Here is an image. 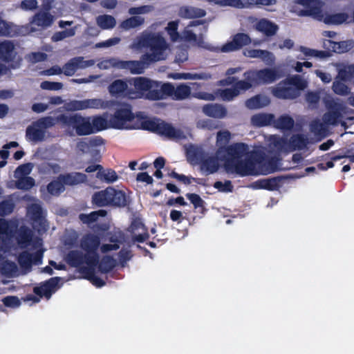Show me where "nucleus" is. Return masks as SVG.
<instances>
[{
	"instance_id": "1",
	"label": "nucleus",
	"mask_w": 354,
	"mask_h": 354,
	"mask_svg": "<svg viewBox=\"0 0 354 354\" xmlns=\"http://www.w3.org/2000/svg\"><path fill=\"white\" fill-rule=\"evenodd\" d=\"M129 48L136 52L146 48L147 51L139 61L120 60L119 69L129 70L133 74H142L150 64L166 59L169 44L160 33L145 31L133 40Z\"/></svg>"
},
{
	"instance_id": "2",
	"label": "nucleus",
	"mask_w": 354,
	"mask_h": 354,
	"mask_svg": "<svg viewBox=\"0 0 354 354\" xmlns=\"http://www.w3.org/2000/svg\"><path fill=\"white\" fill-rule=\"evenodd\" d=\"M296 3L305 8L299 12V15L310 16L326 24L339 25L348 19V14L344 12L324 15L322 10L323 2L320 0H297Z\"/></svg>"
},
{
	"instance_id": "3",
	"label": "nucleus",
	"mask_w": 354,
	"mask_h": 354,
	"mask_svg": "<svg viewBox=\"0 0 354 354\" xmlns=\"http://www.w3.org/2000/svg\"><path fill=\"white\" fill-rule=\"evenodd\" d=\"M130 84L133 85L135 91L129 89L127 95L131 99L140 98L145 92L146 98L151 100L162 99V84L151 80L147 77H138L130 80Z\"/></svg>"
},
{
	"instance_id": "4",
	"label": "nucleus",
	"mask_w": 354,
	"mask_h": 354,
	"mask_svg": "<svg viewBox=\"0 0 354 354\" xmlns=\"http://www.w3.org/2000/svg\"><path fill=\"white\" fill-rule=\"evenodd\" d=\"M265 155L261 151H252L244 159H239L232 162H225V169L239 176L245 177L257 175V166L263 162Z\"/></svg>"
},
{
	"instance_id": "5",
	"label": "nucleus",
	"mask_w": 354,
	"mask_h": 354,
	"mask_svg": "<svg viewBox=\"0 0 354 354\" xmlns=\"http://www.w3.org/2000/svg\"><path fill=\"white\" fill-rule=\"evenodd\" d=\"M133 118L131 109L129 105H124L118 109L113 116L107 120V115L104 114L102 116H96L91 118V124L93 130L97 131L106 129L109 126L115 129L127 128L126 123L131 121Z\"/></svg>"
},
{
	"instance_id": "6",
	"label": "nucleus",
	"mask_w": 354,
	"mask_h": 354,
	"mask_svg": "<svg viewBox=\"0 0 354 354\" xmlns=\"http://www.w3.org/2000/svg\"><path fill=\"white\" fill-rule=\"evenodd\" d=\"M138 129L145 131H156L157 133H179L180 130L175 128L171 124L156 118H148L138 115L136 124Z\"/></svg>"
},
{
	"instance_id": "7",
	"label": "nucleus",
	"mask_w": 354,
	"mask_h": 354,
	"mask_svg": "<svg viewBox=\"0 0 354 354\" xmlns=\"http://www.w3.org/2000/svg\"><path fill=\"white\" fill-rule=\"evenodd\" d=\"M245 80L250 84V88L259 84H268L280 78L276 68H264L244 73Z\"/></svg>"
},
{
	"instance_id": "8",
	"label": "nucleus",
	"mask_w": 354,
	"mask_h": 354,
	"mask_svg": "<svg viewBox=\"0 0 354 354\" xmlns=\"http://www.w3.org/2000/svg\"><path fill=\"white\" fill-rule=\"evenodd\" d=\"M108 103L100 98L85 99L83 100H73L66 102L64 105V110L67 111H82L88 109H105Z\"/></svg>"
},
{
	"instance_id": "9",
	"label": "nucleus",
	"mask_w": 354,
	"mask_h": 354,
	"mask_svg": "<svg viewBox=\"0 0 354 354\" xmlns=\"http://www.w3.org/2000/svg\"><path fill=\"white\" fill-rule=\"evenodd\" d=\"M32 226L38 233H44L48 230V224L42 207L38 203H32L28 210Z\"/></svg>"
},
{
	"instance_id": "10",
	"label": "nucleus",
	"mask_w": 354,
	"mask_h": 354,
	"mask_svg": "<svg viewBox=\"0 0 354 354\" xmlns=\"http://www.w3.org/2000/svg\"><path fill=\"white\" fill-rule=\"evenodd\" d=\"M326 106L328 109V111L323 115L322 120L328 127L336 124L338 120L346 112V107L342 103L334 100H327Z\"/></svg>"
},
{
	"instance_id": "11",
	"label": "nucleus",
	"mask_w": 354,
	"mask_h": 354,
	"mask_svg": "<svg viewBox=\"0 0 354 354\" xmlns=\"http://www.w3.org/2000/svg\"><path fill=\"white\" fill-rule=\"evenodd\" d=\"M162 99L170 95L175 100H184L189 96L191 88L185 84H181L175 88L169 83H165L162 84Z\"/></svg>"
},
{
	"instance_id": "12",
	"label": "nucleus",
	"mask_w": 354,
	"mask_h": 354,
	"mask_svg": "<svg viewBox=\"0 0 354 354\" xmlns=\"http://www.w3.org/2000/svg\"><path fill=\"white\" fill-rule=\"evenodd\" d=\"M59 281V277H51L39 286L33 288V292L40 298L44 297L47 299H50L52 294L57 290Z\"/></svg>"
},
{
	"instance_id": "13",
	"label": "nucleus",
	"mask_w": 354,
	"mask_h": 354,
	"mask_svg": "<svg viewBox=\"0 0 354 354\" xmlns=\"http://www.w3.org/2000/svg\"><path fill=\"white\" fill-rule=\"evenodd\" d=\"M95 64L93 59L84 60L83 57H76L71 59L63 66L65 75L72 76L78 69H84Z\"/></svg>"
},
{
	"instance_id": "14",
	"label": "nucleus",
	"mask_w": 354,
	"mask_h": 354,
	"mask_svg": "<svg viewBox=\"0 0 354 354\" xmlns=\"http://www.w3.org/2000/svg\"><path fill=\"white\" fill-rule=\"evenodd\" d=\"M272 94L281 99H295L299 95V92L288 82H281L272 88Z\"/></svg>"
},
{
	"instance_id": "15",
	"label": "nucleus",
	"mask_w": 354,
	"mask_h": 354,
	"mask_svg": "<svg viewBox=\"0 0 354 354\" xmlns=\"http://www.w3.org/2000/svg\"><path fill=\"white\" fill-rule=\"evenodd\" d=\"M250 84L245 80L237 82L232 88L218 89L216 94L223 101H231L240 94L241 91H246L250 88Z\"/></svg>"
},
{
	"instance_id": "16",
	"label": "nucleus",
	"mask_w": 354,
	"mask_h": 354,
	"mask_svg": "<svg viewBox=\"0 0 354 354\" xmlns=\"http://www.w3.org/2000/svg\"><path fill=\"white\" fill-rule=\"evenodd\" d=\"M248 147L247 144L236 143L232 144L225 148V153L228 158L225 162H232L245 157L248 153Z\"/></svg>"
},
{
	"instance_id": "17",
	"label": "nucleus",
	"mask_w": 354,
	"mask_h": 354,
	"mask_svg": "<svg viewBox=\"0 0 354 354\" xmlns=\"http://www.w3.org/2000/svg\"><path fill=\"white\" fill-rule=\"evenodd\" d=\"M111 207H125L131 203V200L124 191H121L112 186L109 187Z\"/></svg>"
},
{
	"instance_id": "18",
	"label": "nucleus",
	"mask_w": 354,
	"mask_h": 354,
	"mask_svg": "<svg viewBox=\"0 0 354 354\" xmlns=\"http://www.w3.org/2000/svg\"><path fill=\"white\" fill-rule=\"evenodd\" d=\"M55 124V119L53 117H44L32 122L27 129L26 133H44L47 129Z\"/></svg>"
},
{
	"instance_id": "19",
	"label": "nucleus",
	"mask_w": 354,
	"mask_h": 354,
	"mask_svg": "<svg viewBox=\"0 0 354 354\" xmlns=\"http://www.w3.org/2000/svg\"><path fill=\"white\" fill-rule=\"evenodd\" d=\"M185 154L188 162L195 165L200 163L203 159L208 156L201 148L195 147L192 144L185 145Z\"/></svg>"
},
{
	"instance_id": "20",
	"label": "nucleus",
	"mask_w": 354,
	"mask_h": 354,
	"mask_svg": "<svg viewBox=\"0 0 354 354\" xmlns=\"http://www.w3.org/2000/svg\"><path fill=\"white\" fill-rule=\"evenodd\" d=\"M54 21V16L48 11L41 10L36 13L30 22L31 26H37L42 29L50 26Z\"/></svg>"
},
{
	"instance_id": "21",
	"label": "nucleus",
	"mask_w": 354,
	"mask_h": 354,
	"mask_svg": "<svg viewBox=\"0 0 354 354\" xmlns=\"http://www.w3.org/2000/svg\"><path fill=\"white\" fill-rule=\"evenodd\" d=\"M310 134H292L288 140L289 151H301L308 147V138L304 136Z\"/></svg>"
},
{
	"instance_id": "22",
	"label": "nucleus",
	"mask_w": 354,
	"mask_h": 354,
	"mask_svg": "<svg viewBox=\"0 0 354 354\" xmlns=\"http://www.w3.org/2000/svg\"><path fill=\"white\" fill-rule=\"evenodd\" d=\"M100 246V238L94 234H87L82 236L80 247L86 252L97 251Z\"/></svg>"
},
{
	"instance_id": "23",
	"label": "nucleus",
	"mask_w": 354,
	"mask_h": 354,
	"mask_svg": "<svg viewBox=\"0 0 354 354\" xmlns=\"http://www.w3.org/2000/svg\"><path fill=\"white\" fill-rule=\"evenodd\" d=\"M32 237L33 232L25 225H22L17 231L16 240L21 248L29 246L32 243Z\"/></svg>"
},
{
	"instance_id": "24",
	"label": "nucleus",
	"mask_w": 354,
	"mask_h": 354,
	"mask_svg": "<svg viewBox=\"0 0 354 354\" xmlns=\"http://www.w3.org/2000/svg\"><path fill=\"white\" fill-rule=\"evenodd\" d=\"M91 203L97 207H111L109 187L102 191L93 193L91 196Z\"/></svg>"
},
{
	"instance_id": "25",
	"label": "nucleus",
	"mask_w": 354,
	"mask_h": 354,
	"mask_svg": "<svg viewBox=\"0 0 354 354\" xmlns=\"http://www.w3.org/2000/svg\"><path fill=\"white\" fill-rule=\"evenodd\" d=\"M198 165H200L201 171L207 175L216 173L220 167L219 160L214 156H207Z\"/></svg>"
},
{
	"instance_id": "26",
	"label": "nucleus",
	"mask_w": 354,
	"mask_h": 354,
	"mask_svg": "<svg viewBox=\"0 0 354 354\" xmlns=\"http://www.w3.org/2000/svg\"><path fill=\"white\" fill-rule=\"evenodd\" d=\"M64 185L73 186L75 185H80L87 180V176L80 172H72L65 174H60L58 176Z\"/></svg>"
},
{
	"instance_id": "27",
	"label": "nucleus",
	"mask_w": 354,
	"mask_h": 354,
	"mask_svg": "<svg viewBox=\"0 0 354 354\" xmlns=\"http://www.w3.org/2000/svg\"><path fill=\"white\" fill-rule=\"evenodd\" d=\"M17 52L14 44L10 41H4L0 43V59L6 62H10L15 59Z\"/></svg>"
},
{
	"instance_id": "28",
	"label": "nucleus",
	"mask_w": 354,
	"mask_h": 354,
	"mask_svg": "<svg viewBox=\"0 0 354 354\" xmlns=\"http://www.w3.org/2000/svg\"><path fill=\"white\" fill-rule=\"evenodd\" d=\"M104 144V140L97 136L93 138H82L77 143V149L82 153H88L91 148Z\"/></svg>"
},
{
	"instance_id": "29",
	"label": "nucleus",
	"mask_w": 354,
	"mask_h": 354,
	"mask_svg": "<svg viewBox=\"0 0 354 354\" xmlns=\"http://www.w3.org/2000/svg\"><path fill=\"white\" fill-rule=\"evenodd\" d=\"M281 180V177H273L266 179H261L254 182V187L257 189H263L272 192L279 189Z\"/></svg>"
},
{
	"instance_id": "30",
	"label": "nucleus",
	"mask_w": 354,
	"mask_h": 354,
	"mask_svg": "<svg viewBox=\"0 0 354 354\" xmlns=\"http://www.w3.org/2000/svg\"><path fill=\"white\" fill-rule=\"evenodd\" d=\"M203 111L206 115L214 118H224L227 112L226 108L220 104H206L203 107Z\"/></svg>"
},
{
	"instance_id": "31",
	"label": "nucleus",
	"mask_w": 354,
	"mask_h": 354,
	"mask_svg": "<svg viewBox=\"0 0 354 354\" xmlns=\"http://www.w3.org/2000/svg\"><path fill=\"white\" fill-rule=\"evenodd\" d=\"M274 118L275 116L272 113H260L252 115L250 122L254 127H263L273 125Z\"/></svg>"
},
{
	"instance_id": "32",
	"label": "nucleus",
	"mask_w": 354,
	"mask_h": 354,
	"mask_svg": "<svg viewBox=\"0 0 354 354\" xmlns=\"http://www.w3.org/2000/svg\"><path fill=\"white\" fill-rule=\"evenodd\" d=\"M73 127L76 129L77 133H91L93 131L91 118H84L76 114Z\"/></svg>"
},
{
	"instance_id": "33",
	"label": "nucleus",
	"mask_w": 354,
	"mask_h": 354,
	"mask_svg": "<svg viewBox=\"0 0 354 354\" xmlns=\"http://www.w3.org/2000/svg\"><path fill=\"white\" fill-rule=\"evenodd\" d=\"M295 125L294 119L288 115L284 114L277 119H274L273 126L277 129L290 131Z\"/></svg>"
},
{
	"instance_id": "34",
	"label": "nucleus",
	"mask_w": 354,
	"mask_h": 354,
	"mask_svg": "<svg viewBox=\"0 0 354 354\" xmlns=\"http://www.w3.org/2000/svg\"><path fill=\"white\" fill-rule=\"evenodd\" d=\"M200 22L198 21H192L190 24L185 28L184 32H183V37L187 41L193 42L198 45H201L203 43V37L202 35L197 36L191 29L192 27L196 26L198 25Z\"/></svg>"
},
{
	"instance_id": "35",
	"label": "nucleus",
	"mask_w": 354,
	"mask_h": 354,
	"mask_svg": "<svg viewBox=\"0 0 354 354\" xmlns=\"http://www.w3.org/2000/svg\"><path fill=\"white\" fill-rule=\"evenodd\" d=\"M84 254L80 250H70L66 257V263L73 268H78L84 263Z\"/></svg>"
},
{
	"instance_id": "36",
	"label": "nucleus",
	"mask_w": 354,
	"mask_h": 354,
	"mask_svg": "<svg viewBox=\"0 0 354 354\" xmlns=\"http://www.w3.org/2000/svg\"><path fill=\"white\" fill-rule=\"evenodd\" d=\"M0 272L6 277H13L16 276L18 268L15 262L6 259L0 264Z\"/></svg>"
},
{
	"instance_id": "37",
	"label": "nucleus",
	"mask_w": 354,
	"mask_h": 354,
	"mask_svg": "<svg viewBox=\"0 0 354 354\" xmlns=\"http://www.w3.org/2000/svg\"><path fill=\"white\" fill-rule=\"evenodd\" d=\"M96 178L102 182L111 184L118 180V175L115 170L111 169H104L102 167L101 171H97Z\"/></svg>"
},
{
	"instance_id": "38",
	"label": "nucleus",
	"mask_w": 354,
	"mask_h": 354,
	"mask_svg": "<svg viewBox=\"0 0 354 354\" xmlns=\"http://www.w3.org/2000/svg\"><path fill=\"white\" fill-rule=\"evenodd\" d=\"M256 28L260 32H264L267 36L274 35L278 26L267 19L260 20L256 25Z\"/></svg>"
},
{
	"instance_id": "39",
	"label": "nucleus",
	"mask_w": 354,
	"mask_h": 354,
	"mask_svg": "<svg viewBox=\"0 0 354 354\" xmlns=\"http://www.w3.org/2000/svg\"><path fill=\"white\" fill-rule=\"evenodd\" d=\"M269 104V98L263 95H256L245 102V106L251 109H260L268 106Z\"/></svg>"
},
{
	"instance_id": "40",
	"label": "nucleus",
	"mask_w": 354,
	"mask_h": 354,
	"mask_svg": "<svg viewBox=\"0 0 354 354\" xmlns=\"http://www.w3.org/2000/svg\"><path fill=\"white\" fill-rule=\"evenodd\" d=\"M270 140L272 141V143L276 151L280 153L290 152L288 140L287 138H280L276 135H272L271 137H270Z\"/></svg>"
},
{
	"instance_id": "41",
	"label": "nucleus",
	"mask_w": 354,
	"mask_h": 354,
	"mask_svg": "<svg viewBox=\"0 0 354 354\" xmlns=\"http://www.w3.org/2000/svg\"><path fill=\"white\" fill-rule=\"evenodd\" d=\"M145 23V18L140 16L131 15V17L124 20L120 24V28L128 30L131 28H136L143 25Z\"/></svg>"
},
{
	"instance_id": "42",
	"label": "nucleus",
	"mask_w": 354,
	"mask_h": 354,
	"mask_svg": "<svg viewBox=\"0 0 354 354\" xmlns=\"http://www.w3.org/2000/svg\"><path fill=\"white\" fill-rule=\"evenodd\" d=\"M179 15L182 17L185 18H195L201 17L205 15L204 10L192 7V6H183L180 9Z\"/></svg>"
},
{
	"instance_id": "43",
	"label": "nucleus",
	"mask_w": 354,
	"mask_h": 354,
	"mask_svg": "<svg viewBox=\"0 0 354 354\" xmlns=\"http://www.w3.org/2000/svg\"><path fill=\"white\" fill-rule=\"evenodd\" d=\"M13 237V230L11 229L9 222L4 218H0V241L6 243Z\"/></svg>"
},
{
	"instance_id": "44",
	"label": "nucleus",
	"mask_w": 354,
	"mask_h": 354,
	"mask_svg": "<svg viewBox=\"0 0 354 354\" xmlns=\"http://www.w3.org/2000/svg\"><path fill=\"white\" fill-rule=\"evenodd\" d=\"M115 266V261L113 257L104 256L99 261L97 265L98 271L106 274L111 272Z\"/></svg>"
},
{
	"instance_id": "45",
	"label": "nucleus",
	"mask_w": 354,
	"mask_h": 354,
	"mask_svg": "<svg viewBox=\"0 0 354 354\" xmlns=\"http://www.w3.org/2000/svg\"><path fill=\"white\" fill-rule=\"evenodd\" d=\"M106 215V211L100 209L93 211L90 214H80V218L84 224L91 225L97 221L99 217H104Z\"/></svg>"
},
{
	"instance_id": "46",
	"label": "nucleus",
	"mask_w": 354,
	"mask_h": 354,
	"mask_svg": "<svg viewBox=\"0 0 354 354\" xmlns=\"http://www.w3.org/2000/svg\"><path fill=\"white\" fill-rule=\"evenodd\" d=\"M96 24L102 29H111L115 26L116 21L111 15H102L97 17Z\"/></svg>"
},
{
	"instance_id": "47",
	"label": "nucleus",
	"mask_w": 354,
	"mask_h": 354,
	"mask_svg": "<svg viewBox=\"0 0 354 354\" xmlns=\"http://www.w3.org/2000/svg\"><path fill=\"white\" fill-rule=\"evenodd\" d=\"M18 264L24 271H30L32 264V254L27 250L22 251L17 257Z\"/></svg>"
},
{
	"instance_id": "48",
	"label": "nucleus",
	"mask_w": 354,
	"mask_h": 354,
	"mask_svg": "<svg viewBox=\"0 0 354 354\" xmlns=\"http://www.w3.org/2000/svg\"><path fill=\"white\" fill-rule=\"evenodd\" d=\"M46 189L49 194L58 196L62 192L65 191V185L57 177V179L53 180L47 185Z\"/></svg>"
},
{
	"instance_id": "49",
	"label": "nucleus",
	"mask_w": 354,
	"mask_h": 354,
	"mask_svg": "<svg viewBox=\"0 0 354 354\" xmlns=\"http://www.w3.org/2000/svg\"><path fill=\"white\" fill-rule=\"evenodd\" d=\"M333 50L337 53H343L352 49L354 46L353 40L343 41L340 42H330Z\"/></svg>"
},
{
	"instance_id": "50",
	"label": "nucleus",
	"mask_w": 354,
	"mask_h": 354,
	"mask_svg": "<svg viewBox=\"0 0 354 354\" xmlns=\"http://www.w3.org/2000/svg\"><path fill=\"white\" fill-rule=\"evenodd\" d=\"M299 50L306 57L324 59L330 56V53L327 51L317 50L305 46H300Z\"/></svg>"
},
{
	"instance_id": "51",
	"label": "nucleus",
	"mask_w": 354,
	"mask_h": 354,
	"mask_svg": "<svg viewBox=\"0 0 354 354\" xmlns=\"http://www.w3.org/2000/svg\"><path fill=\"white\" fill-rule=\"evenodd\" d=\"M127 89V84L122 80H117L114 81L109 87V91L113 95L120 94Z\"/></svg>"
},
{
	"instance_id": "52",
	"label": "nucleus",
	"mask_w": 354,
	"mask_h": 354,
	"mask_svg": "<svg viewBox=\"0 0 354 354\" xmlns=\"http://www.w3.org/2000/svg\"><path fill=\"white\" fill-rule=\"evenodd\" d=\"M178 77L184 80H208L212 78V75L207 73H184L178 74Z\"/></svg>"
},
{
	"instance_id": "53",
	"label": "nucleus",
	"mask_w": 354,
	"mask_h": 354,
	"mask_svg": "<svg viewBox=\"0 0 354 354\" xmlns=\"http://www.w3.org/2000/svg\"><path fill=\"white\" fill-rule=\"evenodd\" d=\"M35 185V180L32 177H21L16 182L18 189L29 190Z\"/></svg>"
},
{
	"instance_id": "54",
	"label": "nucleus",
	"mask_w": 354,
	"mask_h": 354,
	"mask_svg": "<svg viewBox=\"0 0 354 354\" xmlns=\"http://www.w3.org/2000/svg\"><path fill=\"white\" fill-rule=\"evenodd\" d=\"M333 91L337 95H346L350 93V88L345 83L339 80H335L332 86Z\"/></svg>"
},
{
	"instance_id": "55",
	"label": "nucleus",
	"mask_w": 354,
	"mask_h": 354,
	"mask_svg": "<svg viewBox=\"0 0 354 354\" xmlns=\"http://www.w3.org/2000/svg\"><path fill=\"white\" fill-rule=\"evenodd\" d=\"M328 127L322 119H316L311 122L310 129L311 133H325L328 130Z\"/></svg>"
},
{
	"instance_id": "56",
	"label": "nucleus",
	"mask_w": 354,
	"mask_h": 354,
	"mask_svg": "<svg viewBox=\"0 0 354 354\" xmlns=\"http://www.w3.org/2000/svg\"><path fill=\"white\" fill-rule=\"evenodd\" d=\"M154 10L152 5H145L139 7H132L128 10V13L130 15L139 16L140 15H146Z\"/></svg>"
},
{
	"instance_id": "57",
	"label": "nucleus",
	"mask_w": 354,
	"mask_h": 354,
	"mask_svg": "<svg viewBox=\"0 0 354 354\" xmlns=\"http://www.w3.org/2000/svg\"><path fill=\"white\" fill-rule=\"evenodd\" d=\"M15 209V203L10 200H3L0 203V216L3 217L11 214Z\"/></svg>"
},
{
	"instance_id": "58",
	"label": "nucleus",
	"mask_w": 354,
	"mask_h": 354,
	"mask_svg": "<svg viewBox=\"0 0 354 354\" xmlns=\"http://www.w3.org/2000/svg\"><path fill=\"white\" fill-rule=\"evenodd\" d=\"M75 29L76 28L75 27L70 29H66L63 31L57 32L53 35L52 40L56 42L62 41L66 38L73 37L75 35Z\"/></svg>"
},
{
	"instance_id": "59",
	"label": "nucleus",
	"mask_w": 354,
	"mask_h": 354,
	"mask_svg": "<svg viewBox=\"0 0 354 354\" xmlns=\"http://www.w3.org/2000/svg\"><path fill=\"white\" fill-rule=\"evenodd\" d=\"M119 66L120 59L115 57L103 60L97 64V66L102 70H107L111 68H116L119 69Z\"/></svg>"
},
{
	"instance_id": "60",
	"label": "nucleus",
	"mask_w": 354,
	"mask_h": 354,
	"mask_svg": "<svg viewBox=\"0 0 354 354\" xmlns=\"http://www.w3.org/2000/svg\"><path fill=\"white\" fill-rule=\"evenodd\" d=\"M84 263H86L91 268H95L99 263V256L96 252H86L84 254Z\"/></svg>"
},
{
	"instance_id": "61",
	"label": "nucleus",
	"mask_w": 354,
	"mask_h": 354,
	"mask_svg": "<svg viewBox=\"0 0 354 354\" xmlns=\"http://www.w3.org/2000/svg\"><path fill=\"white\" fill-rule=\"evenodd\" d=\"M234 41L237 46L238 49L251 43L250 37L245 33H239L236 35L234 37Z\"/></svg>"
},
{
	"instance_id": "62",
	"label": "nucleus",
	"mask_w": 354,
	"mask_h": 354,
	"mask_svg": "<svg viewBox=\"0 0 354 354\" xmlns=\"http://www.w3.org/2000/svg\"><path fill=\"white\" fill-rule=\"evenodd\" d=\"M110 241L113 243H103L101 246V251L103 253L109 252V251H116L120 248V241L117 238L111 237Z\"/></svg>"
},
{
	"instance_id": "63",
	"label": "nucleus",
	"mask_w": 354,
	"mask_h": 354,
	"mask_svg": "<svg viewBox=\"0 0 354 354\" xmlns=\"http://www.w3.org/2000/svg\"><path fill=\"white\" fill-rule=\"evenodd\" d=\"M165 29L173 41H176L178 39L180 36L177 32L178 23L176 21L169 22Z\"/></svg>"
},
{
	"instance_id": "64",
	"label": "nucleus",
	"mask_w": 354,
	"mask_h": 354,
	"mask_svg": "<svg viewBox=\"0 0 354 354\" xmlns=\"http://www.w3.org/2000/svg\"><path fill=\"white\" fill-rule=\"evenodd\" d=\"M290 82L293 86H295L297 89H298L299 92L300 93V91L304 90L307 86V82L306 80L302 79L299 75H295L292 77L290 81H288Z\"/></svg>"
}]
</instances>
